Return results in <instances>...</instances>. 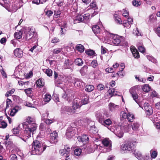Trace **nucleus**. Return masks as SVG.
<instances>
[{"label":"nucleus","mask_w":160,"mask_h":160,"mask_svg":"<svg viewBox=\"0 0 160 160\" xmlns=\"http://www.w3.org/2000/svg\"><path fill=\"white\" fill-rule=\"evenodd\" d=\"M138 48L139 51L142 53H143L145 52V49L143 46H140L138 47Z\"/></svg>","instance_id":"5fc2aeb1"},{"label":"nucleus","mask_w":160,"mask_h":160,"mask_svg":"<svg viewBox=\"0 0 160 160\" xmlns=\"http://www.w3.org/2000/svg\"><path fill=\"white\" fill-rule=\"evenodd\" d=\"M131 94L132 95V97L135 101L138 104V95L135 93V88H132L130 89L129 91Z\"/></svg>","instance_id":"2eb2a0df"},{"label":"nucleus","mask_w":160,"mask_h":160,"mask_svg":"<svg viewBox=\"0 0 160 160\" xmlns=\"http://www.w3.org/2000/svg\"><path fill=\"white\" fill-rule=\"evenodd\" d=\"M51 98L52 97L50 95L46 94L44 95V100L45 102H48L51 100Z\"/></svg>","instance_id":"37998d69"},{"label":"nucleus","mask_w":160,"mask_h":160,"mask_svg":"<svg viewBox=\"0 0 160 160\" xmlns=\"http://www.w3.org/2000/svg\"><path fill=\"white\" fill-rule=\"evenodd\" d=\"M150 155L152 158H155L158 155V152L157 151L151 150L150 151Z\"/></svg>","instance_id":"e433bc0d"},{"label":"nucleus","mask_w":160,"mask_h":160,"mask_svg":"<svg viewBox=\"0 0 160 160\" xmlns=\"http://www.w3.org/2000/svg\"><path fill=\"white\" fill-rule=\"evenodd\" d=\"M88 67L86 65H84L82 68L80 70V72L82 76L85 75L87 72Z\"/></svg>","instance_id":"b1692460"},{"label":"nucleus","mask_w":160,"mask_h":160,"mask_svg":"<svg viewBox=\"0 0 160 160\" xmlns=\"http://www.w3.org/2000/svg\"><path fill=\"white\" fill-rule=\"evenodd\" d=\"M83 17V21L86 22L89 18L90 14L89 13L85 14L83 15H82Z\"/></svg>","instance_id":"c03bdc74"},{"label":"nucleus","mask_w":160,"mask_h":160,"mask_svg":"<svg viewBox=\"0 0 160 160\" xmlns=\"http://www.w3.org/2000/svg\"><path fill=\"white\" fill-rule=\"evenodd\" d=\"M88 8V9H93L94 10H96L98 8L96 3L94 2H92Z\"/></svg>","instance_id":"79ce46f5"},{"label":"nucleus","mask_w":160,"mask_h":160,"mask_svg":"<svg viewBox=\"0 0 160 160\" xmlns=\"http://www.w3.org/2000/svg\"><path fill=\"white\" fill-rule=\"evenodd\" d=\"M59 42V39L58 38L55 37L54 38H52V40L51 42L52 43H57Z\"/></svg>","instance_id":"69168bd1"},{"label":"nucleus","mask_w":160,"mask_h":160,"mask_svg":"<svg viewBox=\"0 0 160 160\" xmlns=\"http://www.w3.org/2000/svg\"><path fill=\"white\" fill-rule=\"evenodd\" d=\"M115 89L114 88H111L108 90V92L110 95H116L117 94L115 93Z\"/></svg>","instance_id":"de8ad7c7"},{"label":"nucleus","mask_w":160,"mask_h":160,"mask_svg":"<svg viewBox=\"0 0 160 160\" xmlns=\"http://www.w3.org/2000/svg\"><path fill=\"white\" fill-rule=\"evenodd\" d=\"M26 121L29 123L28 126L26 128L22 136L20 138L24 141L26 142L27 139L31 137V133L33 134L34 132L36 130L37 126L35 123L33 118L28 117L26 119Z\"/></svg>","instance_id":"f257e3e1"},{"label":"nucleus","mask_w":160,"mask_h":160,"mask_svg":"<svg viewBox=\"0 0 160 160\" xmlns=\"http://www.w3.org/2000/svg\"><path fill=\"white\" fill-rule=\"evenodd\" d=\"M78 141L79 142H82L83 144L86 143L89 140V138L86 135H83L80 138H78Z\"/></svg>","instance_id":"f3484780"},{"label":"nucleus","mask_w":160,"mask_h":160,"mask_svg":"<svg viewBox=\"0 0 160 160\" xmlns=\"http://www.w3.org/2000/svg\"><path fill=\"white\" fill-rule=\"evenodd\" d=\"M62 113H67L68 114H72L75 112V111L71 107L69 106H64L62 107L61 108Z\"/></svg>","instance_id":"0eeeda50"},{"label":"nucleus","mask_w":160,"mask_h":160,"mask_svg":"<svg viewBox=\"0 0 160 160\" xmlns=\"http://www.w3.org/2000/svg\"><path fill=\"white\" fill-rule=\"evenodd\" d=\"M132 48H133V46H132V48H131V49L133 55L135 58H138L139 57V55L138 52L136 50H133V51H132Z\"/></svg>","instance_id":"4c0bfd02"},{"label":"nucleus","mask_w":160,"mask_h":160,"mask_svg":"<svg viewBox=\"0 0 160 160\" xmlns=\"http://www.w3.org/2000/svg\"><path fill=\"white\" fill-rule=\"evenodd\" d=\"M149 108L146 111L147 112V114L148 115H151L152 113V107L151 106H149Z\"/></svg>","instance_id":"6e6d98bb"},{"label":"nucleus","mask_w":160,"mask_h":160,"mask_svg":"<svg viewBox=\"0 0 160 160\" xmlns=\"http://www.w3.org/2000/svg\"><path fill=\"white\" fill-rule=\"evenodd\" d=\"M24 91L28 96L30 97L31 96V94L32 92L31 88L25 89Z\"/></svg>","instance_id":"09e8293b"},{"label":"nucleus","mask_w":160,"mask_h":160,"mask_svg":"<svg viewBox=\"0 0 160 160\" xmlns=\"http://www.w3.org/2000/svg\"><path fill=\"white\" fill-rule=\"evenodd\" d=\"M135 142H128L121 146V151L122 153L133 152L135 146Z\"/></svg>","instance_id":"20e7f679"},{"label":"nucleus","mask_w":160,"mask_h":160,"mask_svg":"<svg viewBox=\"0 0 160 160\" xmlns=\"http://www.w3.org/2000/svg\"><path fill=\"white\" fill-rule=\"evenodd\" d=\"M23 39L30 41V42H33L38 40V36L36 32L32 28L26 27L23 30Z\"/></svg>","instance_id":"f03ea898"},{"label":"nucleus","mask_w":160,"mask_h":160,"mask_svg":"<svg viewBox=\"0 0 160 160\" xmlns=\"http://www.w3.org/2000/svg\"><path fill=\"white\" fill-rule=\"evenodd\" d=\"M22 32L21 31H19L18 32H15L14 34L15 38L17 39H20L22 37Z\"/></svg>","instance_id":"bb28decb"},{"label":"nucleus","mask_w":160,"mask_h":160,"mask_svg":"<svg viewBox=\"0 0 160 160\" xmlns=\"http://www.w3.org/2000/svg\"><path fill=\"white\" fill-rule=\"evenodd\" d=\"M70 148L67 146H65L63 149L60 150L59 152L62 154V155L66 158H68L69 156V152Z\"/></svg>","instance_id":"1a4fd4ad"},{"label":"nucleus","mask_w":160,"mask_h":160,"mask_svg":"<svg viewBox=\"0 0 160 160\" xmlns=\"http://www.w3.org/2000/svg\"><path fill=\"white\" fill-rule=\"evenodd\" d=\"M114 17L115 21L117 24H121L122 23V21L120 18L119 16L116 13L114 15Z\"/></svg>","instance_id":"5701e85b"},{"label":"nucleus","mask_w":160,"mask_h":160,"mask_svg":"<svg viewBox=\"0 0 160 160\" xmlns=\"http://www.w3.org/2000/svg\"><path fill=\"white\" fill-rule=\"evenodd\" d=\"M36 83L39 88L42 87L44 85V83L42 78H40L37 80Z\"/></svg>","instance_id":"f704fd0d"},{"label":"nucleus","mask_w":160,"mask_h":160,"mask_svg":"<svg viewBox=\"0 0 160 160\" xmlns=\"http://www.w3.org/2000/svg\"><path fill=\"white\" fill-rule=\"evenodd\" d=\"M89 97L87 96H84L83 98L81 103L82 105L86 104L89 102Z\"/></svg>","instance_id":"473e14b6"},{"label":"nucleus","mask_w":160,"mask_h":160,"mask_svg":"<svg viewBox=\"0 0 160 160\" xmlns=\"http://www.w3.org/2000/svg\"><path fill=\"white\" fill-rule=\"evenodd\" d=\"M94 88V87L93 85H87L85 88V90L88 92L92 91Z\"/></svg>","instance_id":"c85d7f7f"},{"label":"nucleus","mask_w":160,"mask_h":160,"mask_svg":"<svg viewBox=\"0 0 160 160\" xmlns=\"http://www.w3.org/2000/svg\"><path fill=\"white\" fill-rule=\"evenodd\" d=\"M61 14V12L59 10H56L54 11V17L58 18Z\"/></svg>","instance_id":"13d9d810"},{"label":"nucleus","mask_w":160,"mask_h":160,"mask_svg":"<svg viewBox=\"0 0 160 160\" xmlns=\"http://www.w3.org/2000/svg\"><path fill=\"white\" fill-rule=\"evenodd\" d=\"M76 49L80 52H82L84 50V47L83 45L80 44H78L77 45Z\"/></svg>","instance_id":"cd10ccee"},{"label":"nucleus","mask_w":160,"mask_h":160,"mask_svg":"<svg viewBox=\"0 0 160 160\" xmlns=\"http://www.w3.org/2000/svg\"><path fill=\"white\" fill-rule=\"evenodd\" d=\"M97 65V63L96 61L93 60L90 63V65L93 68H95Z\"/></svg>","instance_id":"0e129e2a"},{"label":"nucleus","mask_w":160,"mask_h":160,"mask_svg":"<svg viewBox=\"0 0 160 160\" xmlns=\"http://www.w3.org/2000/svg\"><path fill=\"white\" fill-rule=\"evenodd\" d=\"M82 150L79 148H77L75 149L74 151V154L75 155L79 156L82 152Z\"/></svg>","instance_id":"a18cd8bd"},{"label":"nucleus","mask_w":160,"mask_h":160,"mask_svg":"<svg viewBox=\"0 0 160 160\" xmlns=\"http://www.w3.org/2000/svg\"><path fill=\"white\" fill-rule=\"evenodd\" d=\"M132 126V129L133 130L136 131L138 129L140 125L138 122H134L131 125Z\"/></svg>","instance_id":"2f4dec72"},{"label":"nucleus","mask_w":160,"mask_h":160,"mask_svg":"<svg viewBox=\"0 0 160 160\" xmlns=\"http://www.w3.org/2000/svg\"><path fill=\"white\" fill-rule=\"evenodd\" d=\"M11 102L12 101L9 98H7V99L6 102V109H7L9 105L11 103Z\"/></svg>","instance_id":"338daca9"},{"label":"nucleus","mask_w":160,"mask_h":160,"mask_svg":"<svg viewBox=\"0 0 160 160\" xmlns=\"http://www.w3.org/2000/svg\"><path fill=\"white\" fill-rule=\"evenodd\" d=\"M21 109L20 107L16 106L12 109L10 110L9 115L12 116H13L18 111Z\"/></svg>","instance_id":"6ab92c4d"},{"label":"nucleus","mask_w":160,"mask_h":160,"mask_svg":"<svg viewBox=\"0 0 160 160\" xmlns=\"http://www.w3.org/2000/svg\"><path fill=\"white\" fill-rule=\"evenodd\" d=\"M11 160H18V157L15 154H12L10 157Z\"/></svg>","instance_id":"052dcab7"},{"label":"nucleus","mask_w":160,"mask_h":160,"mask_svg":"<svg viewBox=\"0 0 160 160\" xmlns=\"http://www.w3.org/2000/svg\"><path fill=\"white\" fill-rule=\"evenodd\" d=\"M102 143L107 149V152H109L111 150V141L109 139L105 138L102 141Z\"/></svg>","instance_id":"423d86ee"},{"label":"nucleus","mask_w":160,"mask_h":160,"mask_svg":"<svg viewBox=\"0 0 160 160\" xmlns=\"http://www.w3.org/2000/svg\"><path fill=\"white\" fill-rule=\"evenodd\" d=\"M7 126V123L4 121L1 122L0 123V128H5Z\"/></svg>","instance_id":"864d4df0"},{"label":"nucleus","mask_w":160,"mask_h":160,"mask_svg":"<svg viewBox=\"0 0 160 160\" xmlns=\"http://www.w3.org/2000/svg\"><path fill=\"white\" fill-rule=\"evenodd\" d=\"M86 53L87 54L91 56L94 54L95 52L93 50H90L88 51H86Z\"/></svg>","instance_id":"bf43d9fd"},{"label":"nucleus","mask_w":160,"mask_h":160,"mask_svg":"<svg viewBox=\"0 0 160 160\" xmlns=\"http://www.w3.org/2000/svg\"><path fill=\"white\" fill-rule=\"evenodd\" d=\"M103 122H102L101 124H102V125H103L104 126L105 125H108L109 126L112 123V122L111 120L108 119H106L104 120L103 121Z\"/></svg>","instance_id":"7c9ffc66"},{"label":"nucleus","mask_w":160,"mask_h":160,"mask_svg":"<svg viewBox=\"0 0 160 160\" xmlns=\"http://www.w3.org/2000/svg\"><path fill=\"white\" fill-rule=\"evenodd\" d=\"M15 89L13 88L10 91H8L5 94L6 96L7 97H8L10 95H11L12 94L15 92Z\"/></svg>","instance_id":"3c124183"},{"label":"nucleus","mask_w":160,"mask_h":160,"mask_svg":"<svg viewBox=\"0 0 160 160\" xmlns=\"http://www.w3.org/2000/svg\"><path fill=\"white\" fill-rule=\"evenodd\" d=\"M74 62L76 65L78 66H82L83 63V61L80 58H78L76 59L75 60Z\"/></svg>","instance_id":"a878e982"},{"label":"nucleus","mask_w":160,"mask_h":160,"mask_svg":"<svg viewBox=\"0 0 160 160\" xmlns=\"http://www.w3.org/2000/svg\"><path fill=\"white\" fill-rule=\"evenodd\" d=\"M58 133L56 132H53L50 133V142L52 144H56L58 141Z\"/></svg>","instance_id":"f8f14e48"},{"label":"nucleus","mask_w":160,"mask_h":160,"mask_svg":"<svg viewBox=\"0 0 160 160\" xmlns=\"http://www.w3.org/2000/svg\"><path fill=\"white\" fill-rule=\"evenodd\" d=\"M120 126L122 128L125 132H128L131 129V126L130 125L129 123H128L126 120H125L122 122Z\"/></svg>","instance_id":"6e6552de"},{"label":"nucleus","mask_w":160,"mask_h":160,"mask_svg":"<svg viewBox=\"0 0 160 160\" xmlns=\"http://www.w3.org/2000/svg\"><path fill=\"white\" fill-rule=\"evenodd\" d=\"M96 117L100 123L103 122V121L106 119L103 113L98 111L96 112Z\"/></svg>","instance_id":"9d476101"},{"label":"nucleus","mask_w":160,"mask_h":160,"mask_svg":"<svg viewBox=\"0 0 160 160\" xmlns=\"http://www.w3.org/2000/svg\"><path fill=\"white\" fill-rule=\"evenodd\" d=\"M150 87L148 84H145L142 87V90L145 92H148L150 90Z\"/></svg>","instance_id":"ea45409f"},{"label":"nucleus","mask_w":160,"mask_h":160,"mask_svg":"<svg viewBox=\"0 0 160 160\" xmlns=\"http://www.w3.org/2000/svg\"><path fill=\"white\" fill-rule=\"evenodd\" d=\"M97 87L98 89L100 91L102 90L105 88L104 86L102 84H98Z\"/></svg>","instance_id":"680f3d73"},{"label":"nucleus","mask_w":160,"mask_h":160,"mask_svg":"<svg viewBox=\"0 0 160 160\" xmlns=\"http://www.w3.org/2000/svg\"><path fill=\"white\" fill-rule=\"evenodd\" d=\"M43 71L48 77L52 76V71L51 69L49 68L44 69L43 70Z\"/></svg>","instance_id":"c9c22d12"},{"label":"nucleus","mask_w":160,"mask_h":160,"mask_svg":"<svg viewBox=\"0 0 160 160\" xmlns=\"http://www.w3.org/2000/svg\"><path fill=\"white\" fill-rule=\"evenodd\" d=\"M134 153L135 157L138 159H140L142 157V154L141 152L138 150H134Z\"/></svg>","instance_id":"a19ab883"},{"label":"nucleus","mask_w":160,"mask_h":160,"mask_svg":"<svg viewBox=\"0 0 160 160\" xmlns=\"http://www.w3.org/2000/svg\"><path fill=\"white\" fill-rule=\"evenodd\" d=\"M71 64L70 61L68 59H67L65 61L63 67L65 69H69L70 68Z\"/></svg>","instance_id":"4be33fe9"},{"label":"nucleus","mask_w":160,"mask_h":160,"mask_svg":"<svg viewBox=\"0 0 160 160\" xmlns=\"http://www.w3.org/2000/svg\"><path fill=\"white\" fill-rule=\"evenodd\" d=\"M14 54L16 57L22 58L23 56L22 51L21 49L17 48L14 50Z\"/></svg>","instance_id":"a211bd4d"},{"label":"nucleus","mask_w":160,"mask_h":160,"mask_svg":"<svg viewBox=\"0 0 160 160\" xmlns=\"http://www.w3.org/2000/svg\"><path fill=\"white\" fill-rule=\"evenodd\" d=\"M147 59L150 61H151L152 62H154L156 61V59L153 57L149 56H147Z\"/></svg>","instance_id":"e2e57ef3"},{"label":"nucleus","mask_w":160,"mask_h":160,"mask_svg":"<svg viewBox=\"0 0 160 160\" xmlns=\"http://www.w3.org/2000/svg\"><path fill=\"white\" fill-rule=\"evenodd\" d=\"M74 85L79 88H81L84 85V83L82 82L80 80L78 79H75L74 82Z\"/></svg>","instance_id":"dca6fc26"},{"label":"nucleus","mask_w":160,"mask_h":160,"mask_svg":"<svg viewBox=\"0 0 160 160\" xmlns=\"http://www.w3.org/2000/svg\"><path fill=\"white\" fill-rule=\"evenodd\" d=\"M122 39V38L121 37L115 35L114 36L112 39V43L114 45L116 46H117L119 44L120 45H121V42Z\"/></svg>","instance_id":"4468645a"},{"label":"nucleus","mask_w":160,"mask_h":160,"mask_svg":"<svg viewBox=\"0 0 160 160\" xmlns=\"http://www.w3.org/2000/svg\"><path fill=\"white\" fill-rule=\"evenodd\" d=\"M128 113L125 112H122L120 113V118L122 119H126L127 118Z\"/></svg>","instance_id":"8fccbe9b"},{"label":"nucleus","mask_w":160,"mask_h":160,"mask_svg":"<svg viewBox=\"0 0 160 160\" xmlns=\"http://www.w3.org/2000/svg\"><path fill=\"white\" fill-rule=\"evenodd\" d=\"M53 54H54L62 53L63 52L62 48H57L54 49L53 51Z\"/></svg>","instance_id":"72a5a7b5"},{"label":"nucleus","mask_w":160,"mask_h":160,"mask_svg":"<svg viewBox=\"0 0 160 160\" xmlns=\"http://www.w3.org/2000/svg\"><path fill=\"white\" fill-rule=\"evenodd\" d=\"M76 133V128L74 127H70L67 130L66 134L67 137L69 139L75 135Z\"/></svg>","instance_id":"39448f33"},{"label":"nucleus","mask_w":160,"mask_h":160,"mask_svg":"<svg viewBox=\"0 0 160 160\" xmlns=\"http://www.w3.org/2000/svg\"><path fill=\"white\" fill-rule=\"evenodd\" d=\"M58 73L55 72H54V79L56 80L55 81V82L56 84H60V83H61V82L59 81V82H58L57 81V80L56 79L58 77Z\"/></svg>","instance_id":"4d7b16f0"},{"label":"nucleus","mask_w":160,"mask_h":160,"mask_svg":"<svg viewBox=\"0 0 160 160\" xmlns=\"http://www.w3.org/2000/svg\"><path fill=\"white\" fill-rule=\"evenodd\" d=\"M132 4L134 6L138 7L140 5L141 3L140 1L135 0L132 1Z\"/></svg>","instance_id":"603ef678"},{"label":"nucleus","mask_w":160,"mask_h":160,"mask_svg":"<svg viewBox=\"0 0 160 160\" xmlns=\"http://www.w3.org/2000/svg\"><path fill=\"white\" fill-rule=\"evenodd\" d=\"M89 130L90 132L96 133L97 132V129L94 125H89L88 127Z\"/></svg>","instance_id":"c756f323"},{"label":"nucleus","mask_w":160,"mask_h":160,"mask_svg":"<svg viewBox=\"0 0 160 160\" xmlns=\"http://www.w3.org/2000/svg\"><path fill=\"white\" fill-rule=\"evenodd\" d=\"M109 110L112 112L114 111L116 108H118V106L113 103L110 102L108 105Z\"/></svg>","instance_id":"aec40b11"},{"label":"nucleus","mask_w":160,"mask_h":160,"mask_svg":"<svg viewBox=\"0 0 160 160\" xmlns=\"http://www.w3.org/2000/svg\"><path fill=\"white\" fill-rule=\"evenodd\" d=\"M111 131L112 130H111ZM113 132L119 138H121L122 137L123 135V131L122 130L121 127L120 126L119 127L118 126V127L115 128L114 129V131Z\"/></svg>","instance_id":"9b49d317"},{"label":"nucleus","mask_w":160,"mask_h":160,"mask_svg":"<svg viewBox=\"0 0 160 160\" xmlns=\"http://www.w3.org/2000/svg\"><path fill=\"white\" fill-rule=\"evenodd\" d=\"M46 146H43L38 141H34L32 143V152L33 154L39 155L46 149Z\"/></svg>","instance_id":"7ed1b4c3"},{"label":"nucleus","mask_w":160,"mask_h":160,"mask_svg":"<svg viewBox=\"0 0 160 160\" xmlns=\"http://www.w3.org/2000/svg\"><path fill=\"white\" fill-rule=\"evenodd\" d=\"M139 107L142 108L143 109H144L145 110L147 111L149 108V106H150L148 103H145L143 107L140 104H138Z\"/></svg>","instance_id":"49530a36"},{"label":"nucleus","mask_w":160,"mask_h":160,"mask_svg":"<svg viewBox=\"0 0 160 160\" xmlns=\"http://www.w3.org/2000/svg\"><path fill=\"white\" fill-rule=\"evenodd\" d=\"M92 30L95 34H98L99 33L100 31V28L97 25H94L92 28Z\"/></svg>","instance_id":"393cba45"},{"label":"nucleus","mask_w":160,"mask_h":160,"mask_svg":"<svg viewBox=\"0 0 160 160\" xmlns=\"http://www.w3.org/2000/svg\"><path fill=\"white\" fill-rule=\"evenodd\" d=\"M82 105L80 100L78 98H76L73 101L72 107L75 111V110L79 108Z\"/></svg>","instance_id":"ddd939ff"},{"label":"nucleus","mask_w":160,"mask_h":160,"mask_svg":"<svg viewBox=\"0 0 160 160\" xmlns=\"http://www.w3.org/2000/svg\"><path fill=\"white\" fill-rule=\"evenodd\" d=\"M155 32L157 35L160 37V26L157 27Z\"/></svg>","instance_id":"774afa93"},{"label":"nucleus","mask_w":160,"mask_h":160,"mask_svg":"<svg viewBox=\"0 0 160 160\" xmlns=\"http://www.w3.org/2000/svg\"><path fill=\"white\" fill-rule=\"evenodd\" d=\"M127 118L130 122H132L134 119V116L132 114H131L130 113H128Z\"/></svg>","instance_id":"58836bf2"},{"label":"nucleus","mask_w":160,"mask_h":160,"mask_svg":"<svg viewBox=\"0 0 160 160\" xmlns=\"http://www.w3.org/2000/svg\"><path fill=\"white\" fill-rule=\"evenodd\" d=\"M82 18L83 17L82 15H78L76 17L75 19L74 20V23H76L83 21Z\"/></svg>","instance_id":"412c9836"}]
</instances>
